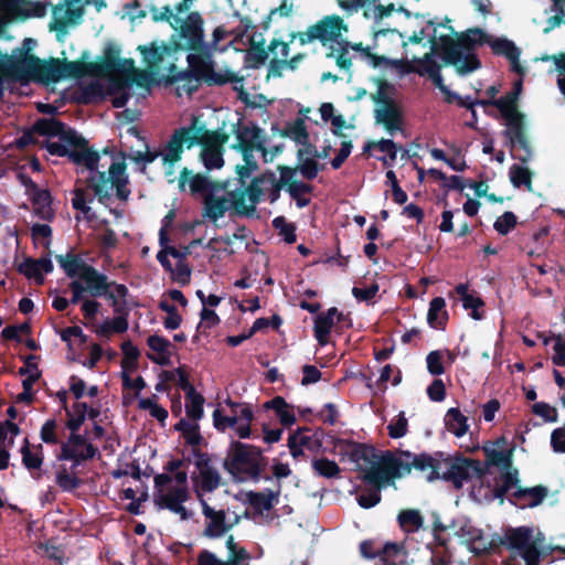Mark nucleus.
<instances>
[{"instance_id":"obj_1","label":"nucleus","mask_w":565,"mask_h":565,"mask_svg":"<svg viewBox=\"0 0 565 565\" xmlns=\"http://www.w3.org/2000/svg\"><path fill=\"white\" fill-rule=\"evenodd\" d=\"M33 131L43 137H58L60 141L46 140L43 148L51 156L66 157L68 161L78 168H85L92 172L86 179V185L94 192L98 202L105 206L111 200L110 190H116V196L121 201H127L130 195L128 188L129 179L126 173V162H113L108 171H98L99 152L89 147V142L74 128L66 126L63 121L50 117L39 118L33 124ZM125 159V153H122ZM84 169H81L83 172Z\"/></svg>"},{"instance_id":"obj_2","label":"nucleus","mask_w":565,"mask_h":565,"mask_svg":"<svg viewBox=\"0 0 565 565\" xmlns=\"http://www.w3.org/2000/svg\"><path fill=\"white\" fill-rule=\"evenodd\" d=\"M450 30L456 35V40L443 34L437 42L434 35L433 52L443 60L445 65L454 66L459 75H467L481 67L475 47L484 43L491 47L493 54L507 57L513 72L523 74L524 70L520 65L521 52L514 42L504 38L494 39L480 28H471L465 32H457L454 28Z\"/></svg>"},{"instance_id":"obj_3","label":"nucleus","mask_w":565,"mask_h":565,"mask_svg":"<svg viewBox=\"0 0 565 565\" xmlns=\"http://www.w3.org/2000/svg\"><path fill=\"white\" fill-rule=\"evenodd\" d=\"M191 52L186 56V70H179L174 62L167 66L168 74L164 76V83L173 85L182 82L177 88L179 96L181 95L180 90L192 96L198 92L202 83L207 86L243 83L244 78L232 71L226 70L224 73L215 72L212 45H206L203 49ZM234 89L238 90L239 99L248 104V94L244 90L243 85L239 88L234 86Z\"/></svg>"},{"instance_id":"obj_4","label":"nucleus","mask_w":565,"mask_h":565,"mask_svg":"<svg viewBox=\"0 0 565 565\" xmlns=\"http://www.w3.org/2000/svg\"><path fill=\"white\" fill-rule=\"evenodd\" d=\"M347 445L349 459L356 463L361 479L371 486L370 489L361 490L356 501L361 508L371 509L380 503L382 499L381 490L386 486L394 484L395 481L382 463L377 449L371 445L356 441H348Z\"/></svg>"},{"instance_id":"obj_5","label":"nucleus","mask_w":565,"mask_h":565,"mask_svg":"<svg viewBox=\"0 0 565 565\" xmlns=\"http://www.w3.org/2000/svg\"><path fill=\"white\" fill-rule=\"evenodd\" d=\"M521 85L519 82L514 92L498 98L495 107L504 120L505 129L502 135L507 140L505 146L510 148L511 158L526 164L532 160L534 151L527 132L525 115L518 108Z\"/></svg>"},{"instance_id":"obj_6","label":"nucleus","mask_w":565,"mask_h":565,"mask_svg":"<svg viewBox=\"0 0 565 565\" xmlns=\"http://www.w3.org/2000/svg\"><path fill=\"white\" fill-rule=\"evenodd\" d=\"M230 136L220 130H210L204 125L198 126V120L193 119L191 125L174 129L169 140L164 145L163 167L166 175H172L174 166L182 159L184 149H191L194 146L202 148L224 150V145Z\"/></svg>"},{"instance_id":"obj_7","label":"nucleus","mask_w":565,"mask_h":565,"mask_svg":"<svg viewBox=\"0 0 565 565\" xmlns=\"http://www.w3.org/2000/svg\"><path fill=\"white\" fill-rule=\"evenodd\" d=\"M204 20L200 12L192 11L185 19L177 24L179 26V36L185 41L182 45L180 42L164 43L158 45L152 42L150 46L139 45L138 51L142 55V60L147 67L152 72L160 70L164 57H171L180 50L198 51L207 45L204 40Z\"/></svg>"},{"instance_id":"obj_8","label":"nucleus","mask_w":565,"mask_h":565,"mask_svg":"<svg viewBox=\"0 0 565 565\" xmlns=\"http://www.w3.org/2000/svg\"><path fill=\"white\" fill-rule=\"evenodd\" d=\"M267 465L268 459L264 456L262 448L238 440H233L230 444L223 461L224 470L236 482H258L263 478ZM264 479L270 480V477L265 476Z\"/></svg>"},{"instance_id":"obj_9","label":"nucleus","mask_w":565,"mask_h":565,"mask_svg":"<svg viewBox=\"0 0 565 565\" xmlns=\"http://www.w3.org/2000/svg\"><path fill=\"white\" fill-rule=\"evenodd\" d=\"M19 63L26 66V72L18 81L22 84L36 82L50 85L56 84L63 78H81L87 74V65L83 61H67L58 57L41 60L38 56H26Z\"/></svg>"},{"instance_id":"obj_10","label":"nucleus","mask_w":565,"mask_h":565,"mask_svg":"<svg viewBox=\"0 0 565 565\" xmlns=\"http://www.w3.org/2000/svg\"><path fill=\"white\" fill-rule=\"evenodd\" d=\"M377 455L394 481L409 475L413 469L420 472L429 471L427 480L430 482L440 478V461L427 452L414 454L396 449L377 450Z\"/></svg>"},{"instance_id":"obj_11","label":"nucleus","mask_w":565,"mask_h":565,"mask_svg":"<svg viewBox=\"0 0 565 565\" xmlns=\"http://www.w3.org/2000/svg\"><path fill=\"white\" fill-rule=\"evenodd\" d=\"M98 452L94 445H87V449L77 451L67 444H61V451L57 455L58 460L72 461L71 471L65 466H61L55 473V482L64 492H73L78 489L83 481L75 473V469L84 461L93 459Z\"/></svg>"},{"instance_id":"obj_12","label":"nucleus","mask_w":565,"mask_h":565,"mask_svg":"<svg viewBox=\"0 0 565 565\" xmlns=\"http://www.w3.org/2000/svg\"><path fill=\"white\" fill-rule=\"evenodd\" d=\"M194 457V466L198 473H192L193 491L196 500L205 501V493L215 491L222 483V477L218 470L213 467L210 454L202 451L200 448H192Z\"/></svg>"},{"instance_id":"obj_13","label":"nucleus","mask_w":565,"mask_h":565,"mask_svg":"<svg viewBox=\"0 0 565 565\" xmlns=\"http://www.w3.org/2000/svg\"><path fill=\"white\" fill-rule=\"evenodd\" d=\"M342 31H348L343 19L337 14L327 15L317 23L310 25L305 32L290 34V42L296 38L300 45H306L313 41H319L323 46L329 42H334L342 35Z\"/></svg>"},{"instance_id":"obj_14","label":"nucleus","mask_w":565,"mask_h":565,"mask_svg":"<svg viewBox=\"0 0 565 565\" xmlns=\"http://www.w3.org/2000/svg\"><path fill=\"white\" fill-rule=\"evenodd\" d=\"M447 470L440 473L444 481L452 483L456 490L463 487L465 482L472 478H482L487 473V468L480 460L458 456L445 460Z\"/></svg>"},{"instance_id":"obj_15","label":"nucleus","mask_w":565,"mask_h":565,"mask_svg":"<svg viewBox=\"0 0 565 565\" xmlns=\"http://www.w3.org/2000/svg\"><path fill=\"white\" fill-rule=\"evenodd\" d=\"M120 47L117 44L108 43L104 49V56L100 62L86 63L87 73L97 75H107L114 72L129 76V81H135L138 71L135 67L132 58H120Z\"/></svg>"},{"instance_id":"obj_16","label":"nucleus","mask_w":565,"mask_h":565,"mask_svg":"<svg viewBox=\"0 0 565 565\" xmlns=\"http://www.w3.org/2000/svg\"><path fill=\"white\" fill-rule=\"evenodd\" d=\"M360 554L366 559L380 558L381 565H405L407 551L404 543L386 542L376 548L373 540H364L359 546Z\"/></svg>"},{"instance_id":"obj_17","label":"nucleus","mask_w":565,"mask_h":565,"mask_svg":"<svg viewBox=\"0 0 565 565\" xmlns=\"http://www.w3.org/2000/svg\"><path fill=\"white\" fill-rule=\"evenodd\" d=\"M36 41L31 38H25L22 41V46L14 50L12 55H7L4 60H0V84L4 78L18 82L26 72L25 64L19 63L26 56H34L30 52L35 47Z\"/></svg>"},{"instance_id":"obj_18","label":"nucleus","mask_w":565,"mask_h":565,"mask_svg":"<svg viewBox=\"0 0 565 565\" xmlns=\"http://www.w3.org/2000/svg\"><path fill=\"white\" fill-rule=\"evenodd\" d=\"M501 544L511 551H518L524 561H533L540 551L532 540V530L526 526L508 529Z\"/></svg>"},{"instance_id":"obj_19","label":"nucleus","mask_w":565,"mask_h":565,"mask_svg":"<svg viewBox=\"0 0 565 565\" xmlns=\"http://www.w3.org/2000/svg\"><path fill=\"white\" fill-rule=\"evenodd\" d=\"M190 499V491L183 487H172L167 492L154 493V504L158 509H166L186 521L192 513L183 505Z\"/></svg>"},{"instance_id":"obj_20","label":"nucleus","mask_w":565,"mask_h":565,"mask_svg":"<svg viewBox=\"0 0 565 565\" xmlns=\"http://www.w3.org/2000/svg\"><path fill=\"white\" fill-rule=\"evenodd\" d=\"M189 183L190 192L192 195L201 194L204 196L206 193H212L215 190L225 189V183H220L211 180L209 177L201 173L193 174L190 169L184 167L180 171L179 188L184 191L185 184Z\"/></svg>"},{"instance_id":"obj_21","label":"nucleus","mask_w":565,"mask_h":565,"mask_svg":"<svg viewBox=\"0 0 565 565\" xmlns=\"http://www.w3.org/2000/svg\"><path fill=\"white\" fill-rule=\"evenodd\" d=\"M202 508V514L206 519L203 535L210 539H217L228 532L233 524L226 523V512L224 510H214L207 501L199 502Z\"/></svg>"},{"instance_id":"obj_22","label":"nucleus","mask_w":565,"mask_h":565,"mask_svg":"<svg viewBox=\"0 0 565 565\" xmlns=\"http://www.w3.org/2000/svg\"><path fill=\"white\" fill-rule=\"evenodd\" d=\"M547 497V489L544 486H535L532 488L518 487L511 492L510 503L519 508H534L543 502Z\"/></svg>"},{"instance_id":"obj_23","label":"nucleus","mask_w":565,"mask_h":565,"mask_svg":"<svg viewBox=\"0 0 565 565\" xmlns=\"http://www.w3.org/2000/svg\"><path fill=\"white\" fill-rule=\"evenodd\" d=\"M84 284L85 291L88 292L93 298L105 297L111 292L110 282L107 275L98 271L95 267L86 268L81 279Z\"/></svg>"},{"instance_id":"obj_24","label":"nucleus","mask_w":565,"mask_h":565,"mask_svg":"<svg viewBox=\"0 0 565 565\" xmlns=\"http://www.w3.org/2000/svg\"><path fill=\"white\" fill-rule=\"evenodd\" d=\"M234 134L236 136L237 143L232 146L233 149H241L242 143L250 146L259 142H264V145L266 143L264 130L254 121H249L247 125H244L239 119L234 126Z\"/></svg>"},{"instance_id":"obj_25","label":"nucleus","mask_w":565,"mask_h":565,"mask_svg":"<svg viewBox=\"0 0 565 565\" xmlns=\"http://www.w3.org/2000/svg\"><path fill=\"white\" fill-rule=\"evenodd\" d=\"M231 209L230 200L225 196H216L214 193H206L203 196L202 216L211 222L223 217Z\"/></svg>"},{"instance_id":"obj_26","label":"nucleus","mask_w":565,"mask_h":565,"mask_svg":"<svg viewBox=\"0 0 565 565\" xmlns=\"http://www.w3.org/2000/svg\"><path fill=\"white\" fill-rule=\"evenodd\" d=\"M56 262L64 270L68 278H79L85 274L86 268L89 269L92 265L87 264L78 254L68 252L66 255H56Z\"/></svg>"},{"instance_id":"obj_27","label":"nucleus","mask_w":565,"mask_h":565,"mask_svg":"<svg viewBox=\"0 0 565 565\" xmlns=\"http://www.w3.org/2000/svg\"><path fill=\"white\" fill-rule=\"evenodd\" d=\"M280 494V484H278L277 491L267 489L263 492L249 491L247 492V502L255 510L256 513H263L264 511H270L274 505L278 502Z\"/></svg>"},{"instance_id":"obj_28","label":"nucleus","mask_w":565,"mask_h":565,"mask_svg":"<svg viewBox=\"0 0 565 565\" xmlns=\"http://www.w3.org/2000/svg\"><path fill=\"white\" fill-rule=\"evenodd\" d=\"M271 130L277 131L282 138L292 139L298 145H305L309 139L306 121L301 117H297L294 121L287 122L281 130H279L278 125L275 124L273 125Z\"/></svg>"},{"instance_id":"obj_29","label":"nucleus","mask_w":565,"mask_h":565,"mask_svg":"<svg viewBox=\"0 0 565 565\" xmlns=\"http://www.w3.org/2000/svg\"><path fill=\"white\" fill-rule=\"evenodd\" d=\"M338 313L337 307H331L327 312L320 313L315 319L313 333L320 345H326L330 332L334 326V318Z\"/></svg>"},{"instance_id":"obj_30","label":"nucleus","mask_w":565,"mask_h":565,"mask_svg":"<svg viewBox=\"0 0 565 565\" xmlns=\"http://www.w3.org/2000/svg\"><path fill=\"white\" fill-rule=\"evenodd\" d=\"M374 116L376 122L383 125L390 134L402 129V115L396 104L376 108Z\"/></svg>"},{"instance_id":"obj_31","label":"nucleus","mask_w":565,"mask_h":565,"mask_svg":"<svg viewBox=\"0 0 565 565\" xmlns=\"http://www.w3.org/2000/svg\"><path fill=\"white\" fill-rule=\"evenodd\" d=\"M30 200L34 207V214L44 221H52L55 216V212L52 207V195L47 189H41L34 192Z\"/></svg>"},{"instance_id":"obj_32","label":"nucleus","mask_w":565,"mask_h":565,"mask_svg":"<svg viewBox=\"0 0 565 565\" xmlns=\"http://www.w3.org/2000/svg\"><path fill=\"white\" fill-rule=\"evenodd\" d=\"M147 344L152 351L159 353V356L148 353L147 356L149 360L159 365H170L171 352L169 349L172 347V344L168 339L158 334L149 335L147 339Z\"/></svg>"},{"instance_id":"obj_33","label":"nucleus","mask_w":565,"mask_h":565,"mask_svg":"<svg viewBox=\"0 0 565 565\" xmlns=\"http://www.w3.org/2000/svg\"><path fill=\"white\" fill-rule=\"evenodd\" d=\"M448 318L446 300L443 297L433 298L427 312V323L429 327L437 330H445Z\"/></svg>"},{"instance_id":"obj_34","label":"nucleus","mask_w":565,"mask_h":565,"mask_svg":"<svg viewBox=\"0 0 565 565\" xmlns=\"http://www.w3.org/2000/svg\"><path fill=\"white\" fill-rule=\"evenodd\" d=\"M265 409L275 411L280 423L285 427H290L296 423V416L292 407L287 404L286 399L281 396H275L264 404Z\"/></svg>"},{"instance_id":"obj_35","label":"nucleus","mask_w":565,"mask_h":565,"mask_svg":"<svg viewBox=\"0 0 565 565\" xmlns=\"http://www.w3.org/2000/svg\"><path fill=\"white\" fill-rule=\"evenodd\" d=\"M25 0H0V30H2L10 18L26 19L30 14L24 12Z\"/></svg>"},{"instance_id":"obj_36","label":"nucleus","mask_w":565,"mask_h":565,"mask_svg":"<svg viewBox=\"0 0 565 565\" xmlns=\"http://www.w3.org/2000/svg\"><path fill=\"white\" fill-rule=\"evenodd\" d=\"M313 475L324 479L341 478L342 469L334 461L327 457H317L311 460Z\"/></svg>"},{"instance_id":"obj_37","label":"nucleus","mask_w":565,"mask_h":565,"mask_svg":"<svg viewBox=\"0 0 565 565\" xmlns=\"http://www.w3.org/2000/svg\"><path fill=\"white\" fill-rule=\"evenodd\" d=\"M273 182L274 172L271 170H266L262 174L255 177L250 184L244 190V192H246V196H248L250 203L255 207L260 202L262 195L264 193L262 185Z\"/></svg>"},{"instance_id":"obj_38","label":"nucleus","mask_w":565,"mask_h":565,"mask_svg":"<svg viewBox=\"0 0 565 565\" xmlns=\"http://www.w3.org/2000/svg\"><path fill=\"white\" fill-rule=\"evenodd\" d=\"M468 419L458 408H449L445 415V426L446 428L456 435L457 437H462L469 428Z\"/></svg>"},{"instance_id":"obj_39","label":"nucleus","mask_w":565,"mask_h":565,"mask_svg":"<svg viewBox=\"0 0 565 565\" xmlns=\"http://www.w3.org/2000/svg\"><path fill=\"white\" fill-rule=\"evenodd\" d=\"M399 527L406 533L418 531L424 524V518L418 510H402L397 515Z\"/></svg>"},{"instance_id":"obj_40","label":"nucleus","mask_w":565,"mask_h":565,"mask_svg":"<svg viewBox=\"0 0 565 565\" xmlns=\"http://www.w3.org/2000/svg\"><path fill=\"white\" fill-rule=\"evenodd\" d=\"M174 429L177 431H181L185 443L192 448H198L203 441L204 438L200 434V427L198 424H191L186 419L181 418L175 425Z\"/></svg>"},{"instance_id":"obj_41","label":"nucleus","mask_w":565,"mask_h":565,"mask_svg":"<svg viewBox=\"0 0 565 565\" xmlns=\"http://www.w3.org/2000/svg\"><path fill=\"white\" fill-rule=\"evenodd\" d=\"M512 449L498 450L484 448L486 463L483 467L488 469L490 466L499 467L501 469L511 468L512 466Z\"/></svg>"},{"instance_id":"obj_42","label":"nucleus","mask_w":565,"mask_h":565,"mask_svg":"<svg viewBox=\"0 0 565 565\" xmlns=\"http://www.w3.org/2000/svg\"><path fill=\"white\" fill-rule=\"evenodd\" d=\"M36 448L38 452H32L30 449L29 439L24 438L20 451L22 455V463L28 470L40 469L43 465V446L39 444Z\"/></svg>"},{"instance_id":"obj_43","label":"nucleus","mask_w":565,"mask_h":565,"mask_svg":"<svg viewBox=\"0 0 565 565\" xmlns=\"http://www.w3.org/2000/svg\"><path fill=\"white\" fill-rule=\"evenodd\" d=\"M277 170L280 173V178L277 180L276 175L274 174V182L268 183L270 185V190L268 193V199H269L270 203H275L280 198V191L288 183V181L290 179V174L294 171H297L296 168H292L289 166H284V164L277 166Z\"/></svg>"},{"instance_id":"obj_44","label":"nucleus","mask_w":565,"mask_h":565,"mask_svg":"<svg viewBox=\"0 0 565 565\" xmlns=\"http://www.w3.org/2000/svg\"><path fill=\"white\" fill-rule=\"evenodd\" d=\"M73 209L83 213L85 218H87L88 221H92L95 217V214L93 213L92 207L88 205V203H92L94 199L92 196L87 198L86 189L81 186H75V189L73 190Z\"/></svg>"},{"instance_id":"obj_45","label":"nucleus","mask_w":565,"mask_h":565,"mask_svg":"<svg viewBox=\"0 0 565 565\" xmlns=\"http://www.w3.org/2000/svg\"><path fill=\"white\" fill-rule=\"evenodd\" d=\"M532 171L520 164H512L509 169V178L514 188L525 186L532 191Z\"/></svg>"},{"instance_id":"obj_46","label":"nucleus","mask_w":565,"mask_h":565,"mask_svg":"<svg viewBox=\"0 0 565 565\" xmlns=\"http://www.w3.org/2000/svg\"><path fill=\"white\" fill-rule=\"evenodd\" d=\"M236 150L242 153L243 160L245 162L244 166H247L248 168H250L255 171L258 170V163L254 158V154H253L254 150L262 152L264 161L265 162L268 161V159H267L268 150H267L266 146L264 145V142H259L254 146L242 143L241 149H236Z\"/></svg>"},{"instance_id":"obj_47","label":"nucleus","mask_w":565,"mask_h":565,"mask_svg":"<svg viewBox=\"0 0 565 565\" xmlns=\"http://www.w3.org/2000/svg\"><path fill=\"white\" fill-rule=\"evenodd\" d=\"M42 372L31 373L22 381L23 391L17 395V403H24L30 405L34 402L35 393L33 391V385L39 381Z\"/></svg>"},{"instance_id":"obj_48","label":"nucleus","mask_w":565,"mask_h":565,"mask_svg":"<svg viewBox=\"0 0 565 565\" xmlns=\"http://www.w3.org/2000/svg\"><path fill=\"white\" fill-rule=\"evenodd\" d=\"M224 150L202 148L200 159L207 171L221 169L224 166Z\"/></svg>"},{"instance_id":"obj_49","label":"nucleus","mask_w":565,"mask_h":565,"mask_svg":"<svg viewBox=\"0 0 565 565\" xmlns=\"http://www.w3.org/2000/svg\"><path fill=\"white\" fill-rule=\"evenodd\" d=\"M232 196V201H230L231 207L234 209L235 213L237 215L253 217L256 212V207L250 203L249 205L245 204L246 201V192H230L228 193Z\"/></svg>"},{"instance_id":"obj_50","label":"nucleus","mask_w":565,"mask_h":565,"mask_svg":"<svg viewBox=\"0 0 565 565\" xmlns=\"http://www.w3.org/2000/svg\"><path fill=\"white\" fill-rule=\"evenodd\" d=\"M204 397L202 394L194 391L193 395L185 397V413L186 416L193 420H199L203 417Z\"/></svg>"},{"instance_id":"obj_51","label":"nucleus","mask_w":565,"mask_h":565,"mask_svg":"<svg viewBox=\"0 0 565 565\" xmlns=\"http://www.w3.org/2000/svg\"><path fill=\"white\" fill-rule=\"evenodd\" d=\"M158 396L152 395L151 397L140 398L138 406L140 409L149 411L150 415L157 420L163 423L168 418V411L157 403Z\"/></svg>"},{"instance_id":"obj_52","label":"nucleus","mask_w":565,"mask_h":565,"mask_svg":"<svg viewBox=\"0 0 565 565\" xmlns=\"http://www.w3.org/2000/svg\"><path fill=\"white\" fill-rule=\"evenodd\" d=\"M268 47L262 44L253 45L245 55V65L249 68H259L268 58Z\"/></svg>"},{"instance_id":"obj_53","label":"nucleus","mask_w":565,"mask_h":565,"mask_svg":"<svg viewBox=\"0 0 565 565\" xmlns=\"http://www.w3.org/2000/svg\"><path fill=\"white\" fill-rule=\"evenodd\" d=\"M73 413L71 412V416H67L68 419L66 422V427L71 431H78L81 426L84 424L86 419V413L88 409V405L85 402H77L73 404Z\"/></svg>"},{"instance_id":"obj_54","label":"nucleus","mask_w":565,"mask_h":565,"mask_svg":"<svg viewBox=\"0 0 565 565\" xmlns=\"http://www.w3.org/2000/svg\"><path fill=\"white\" fill-rule=\"evenodd\" d=\"M226 547L228 550L227 564L241 565L243 562H247L249 559V554L246 548L238 546L233 535L227 537Z\"/></svg>"},{"instance_id":"obj_55","label":"nucleus","mask_w":565,"mask_h":565,"mask_svg":"<svg viewBox=\"0 0 565 565\" xmlns=\"http://www.w3.org/2000/svg\"><path fill=\"white\" fill-rule=\"evenodd\" d=\"M107 93L114 95L111 105L114 108H122L129 100V93L125 90V84L120 81H111L107 87Z\"/></svg>"},{"instance_id":"obj_56","label":"nucleus","mask_w":565,"mask_h":565,"mask_svg":"<svg viewBox=\"0 0 565 565\" xmlns=\"http://www.w3.org/2000/svg\"><path fill=\"white\" fill-rule=\"evenodd\" d=\"M271 224L287 244H294L296 242V225L294 223H288L285 216L275 217Z\"/></svg>"},{"instance_id":"obj_57","label":"nucleus","mask_w":565,"mask_h":565,"mask_svg":"<svg viewBox=\"0 0 565 565\" xmlns=\"http://www.w3.org/2000/svg\"><path fill=\"white\" fill-rule=\"evenodd\" d=\"M128 319L125 317H114L111 320L105 321L99 328V334L109 335L110 333H124L128 330Z\"/></svg>"},{"instance_id":"obj_58","label":"nucleus","mask_w":565,"mask_h":565,"mask_svg":"<svg viewBox=\"0 0 565 565\" xmlns=\"http://www.w3.org/2000/svg\"><path fill=\"white\" fill-rule=\"evenodd\" d=\"M18 271L29 279H34L38 285L44 282L43 274L39 270L35 265V259L26 257L18 267Z\"/></svg>"},{"instance_id":"obj_59","label":"nucleus","mask_w":565,"mask_h":565,"mask_svg":"<svg viewBox=\"0 0 565 565\" xmlns=\"http://www.w3.org/2000/svg\"><path fill=\"white\" fill-rule=\"evenodd\" d=\"M518 224V217L516 215L511 212L507 211L501 216H499L494 224L493 228L500 234V235H508Z\"/></svg>"},{"instance_id":"obj_60","label":"nucleus","mask_w":565,"mask_h":565,"mask_svg":"<svg viewBox=\"0 0 565 565\" xmlns=\"http://www.w3.org/2000/svg\"><path fill=\"white\" fill-rule=\"evenodd\" d=\"M388 436L393 439H398L404 437L408 430V420L404 414L401 412L395 418L391 420L387 426Z\"/></svg>"},{"instance_id":"obj_61","label":"nucleus","mask_w":565,"mask_h":565,"mask_svg":"<svg viewBox=\"0 0 565 565\" xmlns=\"http://www.w3.org/2000/svg\"><path fill=\"white\" fill-rule=\"evenodd\" d=\"M201 321L198 324V332L207 333V330L216 327L221 319L217 316V313L213 309H209L206 307H203L200 312Z\"/></svg>"},{"instance_id":"obj_62","label":"nucleus","mask_w":565,"mask_h":565,"mask_svg":"<svg viewBox=\"0 0 565 565\" xmlns=\"http://www.w3.org/2000/svg\"><path fill=\"white\" fill-rule=\"evenodd\" d=\"M532 413L542 417L547 423H555L558 419L556 408L545 402H539L533 404Z\"/></svg>"},{"instance_id":"obj_63","label":"nucleus","mask_w":565,"mask_h":565,"mask_svg":"<svg viewBox=\"0 0 565 565\" xmlns=\"http://www.w3.org/2000/svg\"><path fill=\"white\" fill-rule=\"evenodd\" d=\"M440 71V65L433 58L431 53H426L422 60L418 61V67L414 70L418 75L428 77Z\"/></svg>"},{"instance_id":"obj_64","label":"nucleus","mask_w":565,"mask_h":565,"mask_svg":"<svg viewBox=\"0 0 565 565\" xmlns=\"http://www.w3.org/2000/svg\"><path fill=\"white\" fill-rule=\"evenodd\" d=\"M102 86L98 83H89L88 85L82 87L78 96L77 102L79 104H89L97 97H102Z\"/></svg>"}]
</instances>
